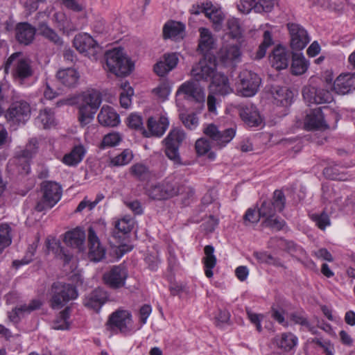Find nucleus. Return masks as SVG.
<instances>
[{
    "instance_id": "nucleus-35",
    "label": "nucleus",
    "mask_w": 355,
    "mask_h": 355,
    "mask_svg": "<svg viewBox=\"0 0 355 355\" xmlns=\"http://www.w3.org/2000/svg\"><path fill=\"white\" fill-rule=\"evenodd\" d=\"M199 32L198 50L205 55H208V52L214 46V39L211 31L206 28H200Z\"/></svg>"
},
{
    "instance_id": "nucleus-52",
    "label": "nucleus",
    "mask_w": 355,
    "mask_h": 355,
    "mask_svg": "<svg viewBox=\"0 0 355 355\" xmlns=\"http://www.w3.org/2000/svg\"><path fill=\"white\" fill-rule=\"evenodd\" d=\"M277 210L274 207L270 201L264 200L259 208V214L262 218H268L274 217Z\"/></svg>"
},
{
    "instance_id": "nucleus-37",
    "label": "nucleus",
    "mask_w": 355,
    "mask_h": 355,
    "mask_svg": "<svg viewBox=\"0 0 355 355\" xmlns=\"http://www.w3.org/2000/svg\"><path fill=\"white\" fill-rule=\"evenodd\" d=\"M205 257L203 258L205 264V272L208 278H211L213 276L212 269L216 264V258L214 254V248L212 245H206L204 248Z\"/></svg>"
},
{
    "instance_id": "nucleus-22",
    "label": "nucleus",
    "mask_w": 355,
    "mask_h": 355,
    "mask_svg": "<svg viewBox=\"0 0 355 355\" xmlns=\"http://www.w3.org/2000/svg\"><path fill=\"white\" fill-rule=\"evenodd\" d=\"M107 297L106 291L101 288H97L85 296L83 304L86 307L98 312L105 303Z\"/></svg>"
},
{
    "instance_id": "nucleus-17",
    "label": "nucleus",
    "mask_w": 355,
    "mask_h": 355,
    "mask_svg": "<svg viewBox=\"0 0 355 355\" xmlns=\"http://www.w3.org/2000/svg\"><path fill=\"white\" fill-rule=\"evenodd\" d=\"M291 35V46L293 50L300 51L310 42L306 31L297 24H288Z\"/></svg>"
},
{
    "instance_id": "nucleus-42",
    "label": "nucleus",
    "mask_w": 355,
    "mask_h": 355,
    "mask_svg": "<svg viewBox=\"0 0 355 355\" xmlns=\"http://www.w3.org/2000/svg\"><path fill=\"white\" fill-rule=\"evenodd\" d=\"M36 123L43 128L51 127L55 123L54 113L50 109H44L40 112Z\"/></svg>"
},
{
    "instance_id": "nucleus-55",
    "label": "nucleus",
    "mask_w": 355,
    "mask_h": 355,
    "mask_svg": "<svg viewBox=\"0 0 355 355\" xmlns=\"http://www.w3.org/2000/svg\"><path fill=\"white\" fill-rule=\"evenodd\" d=\"M290 317L291 320L293 321L295 324H299L302 326H304L312 334H316L317 331L315 330V327L311 326V324L307 320V319L302 315L297 313H293L291 314Z\"/></svg>"
},
{
    "instance_id": "nucleus-26",
    "label": "nucleus",
    "mask_w": 355,
    "mask_h": 355,
    "mask_svg": "<svg viewBox=\"0 0 355 355\" xmlns=\"http://www.w3.org/2000/svg\"><path fill=\"white\" fill-rule=\"evenodd\" d=\"M209 88L211 93L221 96H225L232 92L228 78L220 73H217L213 76Z\"/></svg>"
},
{
    "instance_id": "nucleus-12",
    "label": "nucleus",
    "mask_w": 355,
    "mask_h": 355,
    "mask_svg": "<svg viewBox=\"0 0 355 355\" xmlns=\"http://www.w3.org/2000/svg\"><path fill=\"white\" fill-rule=\"evenodd\" d=\"M106 324L108 329L126 334L132 330V314L127 310H116L110 315Z\"/></svg>"
},
{
    "instance_id": "nucleus-40",
    "label": "nucleus",
    "mask_w": 355,
    "mask_h": 355,
    "mask_svg": "<svg viewBox=\"0 0 355 355\" xmlns=\"http://www.w3.org/2000/svg\"><path fill=\"white\" fill-rule=\"evenodd\" d=\"M274 99L277 104L288 106L291 103L293 94L286 87L275 88L272 92Z\"/></svg>"
},
{
    "instance_id": "nucleus-54",
    "label": "nucleus",
    "mask_w": 355,
    "mask_h": 355,
    "mask_svg": "<svg viewBox=\"0 0 355 355\" xmlns=\"http://www.w3.org/2000/svg\"><path fill=\"white\" fill-rule=\"evenodd\" d=\"M311 218L320 230H324L327 226L330 225L329 217L324 211L320 214H312Z\"/></svg>"
},
{
    "instance_id": "nucleus-29",
    "label": "nucleus",
    "mask_w": 355,
    "mask_h": 355,
    "mask_svg": "<svg viewBox=\"0 0 355 355\" xmlns=\"http://www.w3.org/2000/svg\"><path fill=\"white\" fill-rule=\"evenodd\" d=\"M98 121L103 126L111 127L117 125L120 122L119 114L108 105H103L101 107L98 114Z\"/></svg>"
},
{
    "instance_id": "nucleus-9",
    "label": "nucleus",
    "mask_w": 355,
    "mask_h": 355,
    "mask_svg": "<svg viewBox=\"0 0 355 355\" xmlns=\"http://www.w3.org/2000/svg\"><path fill=\"white\" fill-rule=\"evenodd\" d=\"M236 85L237 94L244 97L254 96L259 90L261 80L259 76L248 70L242 71Z\"/></svg>"
},
{
    "instance_id": "nucleus-21",
    "label": "nucleus",
    "mask_w": 355,
    "mask_h": 355,
    "mask_svg": "<svg viewBox=\"0 0 355 355\" xmlns=\"http://www.w3.org/2000/svg\"><path fill=\"white\" fill-rule=\"evenodd\" d=\"M73 46L82 53L95 55L98 53L99 46L96 42L88 34L83 33L75 36Z\"/></svg>"
},
{
    "instance_id": "nucleus-50",
    "label": "nucleus",
    "mask_w": 355,
    "mask_h": 355,
    "mask_svg": "<svg viewBox=\"0 0 355 355\" xmlns=\"http://www.w3.org/2000/svg\"><path fill=\"white\" fill-rule=\"evenodd\" d=\"M277 211H282L286 205V197L281 190H275L273 193L272 200L270 201Z\"/></svg>"
},
{
    "instance_id": "nucleus-48",
    "label": "nucleus",
    "mask_w": 355,
    "mask_h": 355,
    "mask_svg": "<svg viewBox=\"0 0 355 355\" xmlns=\"http://www.w3.org/2000/svg\"><path fill=\"white\" fill-rule=\"evenodd\" d=\"M133 158V153L130 149L123 150L119 155L113 157L111 163L114 166H123L128 164Z\"/></svg>"
},
{
    "instance_id": "nucleus-8",
    "label": "nucleus",
    "mask_w": 355,
    "mask_h": 355,
    "mask_svg": "<svg viewBox=\"0 0 355 355\" xmlns=\"http://www.w3.org/2000/svg\"><path fill=\"white\" fill-rule=\"evenodd\" d=\"M39 149V141L36 138H31L28 140L24 149H19L15 153V161L20 164L17 166L18 175L24 176L30 172L29 160L31 159L37 153Z\"/></svg>"
},
{
    "instance_id": "nucleus-63",
    "label": "nucleus",
    "mask_w": 355,
    "mask_h": 355,
    "mask_svg": "<svg viewBox=\"0 0 355 355\" xmlns=\"http://www.w3.org/2000/svg\"><path fill=\"white\" fill-rule=\"evenodd\" d=\"M130 172L135 176H148L150 175L148 168L144 164L138 163L130 168Z\"/></svg>"
},
{
    "instance_id": "nucleus-10",
    "label": "nucleus",
    "mask_w": 355,
    "mask_h": 355,
    "mask_svg": "<svg viewBox=\"0 0 355 355\" xmlns=\"http://www.w3.org/2000/svg\"><path fill=\"white\" fill-rule=\"evenodd\" d=\"M12 65L15 67V76L21 79L28 78L33 75V70L31 60L24 57L21 53H15L8 58L4 66V71L6 73Z\"/></svg>"
},
{
    "instance_id": "nucleus-16",
    "label": "nucleus",
    "mask_w": 355,
    "mask_h": 355,
    "mask_svg": "<svg viewBox=\"0 0 355 355\" xmlns=\"http://www.w3.org/2000/svg\"><path fill=\"white\" fill-rule=\"evenodd\" d=\"M184 95V97L189 101H193L204 105L205 94L200 85L193 80H189L182 84L177 91V95Z\"/></svg>"
},
{
    "instance_id": "nucleus-60",
    "label": "nucleus",
    "mask_w": 355,
    "mask_h": 355,
    "mask_svg": "<svg viewBox=\"0 0 355 355\" xmlns=\"http://www.w3.org/2000/svg\"><path fill=\"white\" fill-rule=\"evenodd\" d=\"M263 226L268 227L277 231L281 230L285 225V221L278 218L270 217L266 218L261 223Z\"/></svg>"
},
{
    "instance_id": "nucleus-25",
    "label": "nucleus",
    "mask_w": 355,
    "mask_h": 355,
    "mask_svg": "<svg viewBox=\"0 0 355 355\" xmlns=\"http://www.w3.org/2000/svg\"><path fill=\"white\" fill-rule=\"evenodd\" d=\"M35 33V28L27 22L19 23L15 27L17 40L25 45H28L33 41Z\"/></svg>"
},
{
    "instance_id": "nucleus-62",
    "label": "nucleus",
    "mask_w": 355,
    "mask_h": 355,
    "mask_svg": "<svg viewBox=\"0 0 355 355\" xmlns=\"http://www.w3.org/2000/svg\"><path fill=\"white\" fill-rule=\"evenodd\" d=\"M227 26L233 37H237L241 34V28L237 19H229L227 22Z\"/></svg>"
},
{
    "instance_id": "nucleus-53",
    "label": "nucleus",
    "mask_w": 355,
    "mask_h": 355,
    "mask_svg": "<svg viewBox=\"0 0 355 355\" xmlns=\"http://www.w3.org/2000/svg\"><path fill=\"white\" fill-rule=\"evenodd\" d=\"M180 119L185 127L190 130L195 129L198 125V118L193 113L182 114Z\"/></svg>"
},
{
    "instance_id": "nucleus-4",
    "label": "nucleus",
    "mask_w": 355,
    "mask_h": 355,
    "mask_svg": "<svg viewBox=\"0 0 355 355\" xmlns=\"http://www.w3.org/2000/svg\"><path fill=\"white\" fill-rule=\"evenodd\" d=\"M51 292V306L57 309L63 307L69 301L76 299L78 295L75 286L61 282H54Z\"/></svg>"
},
{
    "instance_id": "nucleus-57",
    "label": "nucleus",
    "mask_w": 355,
    "mask_h": 355,
    "mask_svg": "<svg viewBox=\"0 0 355 355\" xmlns=\"http://www.w3.org/2000/svg\"><path fill=\"white\" fill-rule=\"evenodd\" d=\"M195 148L198 155H205L211 149L210 141L206 138H200L196 141Z\"/></svg>"
},
{
    "instance_id": "nucleus-56",
    "label": "nucleus",
    "mask_w": 355,
    "mask_h": 355,
    "mask_svg": "<svg viewBox=\"0 0 355 355\" xmlns=\"http://www.w3.org/2000/svg\"><path fill=\"white\" fill-rule=\"evenodd\" d=\"M276 0H256L255 12H270Z\"/></svg>"
},
{
    "instance_id": "nucleus-44",
    "label": "nucleus",
    "mask_w": 355,
    "mask_h": 355,
    "mask_svg": "<svg viewBox=\"0 0 355 355\" xmlns=\"http://www.w3.org/2000/svg\"><path fill=\"white\" fill-rule=\"evenodd\" d=\"M42 305L41 300L38 299L32 300L29 304H21L15 308V311L18 317L23 316L24 314L31 313L32 311L40 309Z\"/></svg>"
},
{
    "instance_id": "nucleus-27",
    "label": "nucleus",
    "mask_w": 355,
    "mask_h": 355,
    "mask_svg": "<svg viewBox=\"0 0 355 355\" xmlns=\"http://www.w3.org/2000/svg\"><path fill=\"white\" fill-rule=\"evenodd\" d=\"M304 125L308 130L326 129L328 128L321 108L315 109L306 115Z\"/></svg>"
},
{
    "instance_id": "nucleus-30",
    "label": "nucleus",
    "mask_w": 355,
    "mask_h": 355,
    "mask_svg": "<svg viewBox=\"0 0 355 355\" xmlns=\"http://www.w3.org/2000/svg\"><path fill=\"white\" fill-rule=\"evenodd\" d=\"M85 240V233L79 228H76L65 233L64 241L67 245L83 250Z\"/></svg>"
},
{
    "instance_id": "nucleus-45",
    "label": "nucleus",
    "mask_w": 355,
    "mask_h": 355,
    "mask_svg": "<svg viewBox=\"0 0 355 355\" xmlns=\"http://www.w3.org/2000/svg\"><path fill=\"white\" fill-rule=\"evenodd\" d=\"M70 308L67 306L60 313V315L53 322V328L57 330L68 329L69 327V322H68Z\"/></svg>"
},
{
    "instance_id": "nucleus-14",
    "label": "nucleus",
    "mask_w": 355,
    "mask_h": 355,
    "mask_svg": "<svg viewBox=\"0 0 355 355\" xmlns=\"http://www.w3.org/2000/svg\"><path fill=\"white\" fill-rule=\"evenodd\" d=\"M216 72V58L211 55H205L204 58L199 61L192 69L191 76L196 81L213 80Z\"/></svg>"
},
{
    "instance_id": "nucleus-20",
    "label": "nucleus",
    "mask_w": 355,
    "mask_h": 355,
    "mask_svg": "<svg viewBox=\"0 0 355 355\" xmlns=\"http://www.w3.org/2000/svg\"><path fill=\"white\" fill-rule=\"evenodd\" d=\"M241 51L236 44H227L218 52L220 61L225 66H234L241 60Z\"/></svg>"
},
{
    "instance_id": "nucleus-33",
    "label": "nucleus",
    "mask_w": 355,
    "mask_h": 355,
    "mask_svg": "<svg viewBox=\"0 0 355 355\" xmlns=\"http://www.w3.org/2000/svg\"><path fill=\"white\" fill-rule=\"evenodd\" d=\"M297 343V338L291 332L283 333L274 338L273 345L286 352L291 351Z\"/></svg>"
},
{
    "instance_id": "nucleus-28",
    "label": "nucleus",
    "mask_w": 355,
    "mask_h": 355,
    "mask_svg": "<svg viewBox=\"0 0 355 355\" xmlns=\"http://www.w3.org/2000/svg\"><path fill=\"white\" fill-rule=\"evenodd\" d=\"M290 53L285 47L279 45L275 48L271 57L273 67L277 70L286 69L289 63Z\"/></svg>"
},
{
    "instance_id": "nucleus-49",
    "label": "nucleus",
    "mask_w": 355,
    "mask_h": 355,
    "mask_svg": "<svg viewBox=\"0 0 355 355\" xmlns=\"http://www.w3.org/2000/svg\"><path fill=\"white\" fill-rule=\"evenodd\" d=\"M122 140L121 134L116 132H112L105 135L103 137L101 144V147H113L117 146Z\"/></svg>"
},
{
    "instance_id": "nucleus-38",
    "label": "nucleus",
    "mask_w": 355,
    "mask_h": 355,
    "mask_svg": "<svg viewBox=\"0 0 355 355\" xmlns=\"http://www.w3.org/2000/svg\"><path fill=\"white\" fill-rule=\"evenodd\" d=\"M207 17L213 23L214 28L218 31L222 28V24L225 16L220 9L212 8L211 7H205L202 9Z\"/></svg>"
},
{
    "instance_id": "nucleus-59",
    "label": "nucleus",
    "mask_w": 355,
    "mask_h": 355,
    "mask_svg": "<svg viewBox=\"0 0 355 355\" xmlns=\"http://www.w3.org/2000/svg\"><path fill=\"white\" fill-rule=\"evenodd\" d=\"M260 218H261V216H260L259 211L257 213L255 209L250 208L246 211L243 216V223L245 225L257 223L259 221Z\"/></svg>"
},
{
    "instance_id": "nucleus-61",
    "label": "nucleus",
    "mask_w": 355,
    "mask_h": 355,
    "mask_svg": "<svg viewBox=\"0 0 355 355\" xmlns=\"http://www.w3.org/2000/svg\"><path fill=\"white\" fill-rule=\"evenodd\" d=\"M256 0H240L237 4L238 10L244 14H248L251 10L255 12Z\"/></svg>"
},
{
    "instance_id": "nucleus-23",
    "label": "nucleus",
    "mask_w": 355,
    "mask_h": 355,
    "mask_svg": "<svg viewBox=\"0 0 355 355\" xmlns=\"http://www.w3.org/2000/svg\"><path fill=\"white\" fill-rule=\"evenodd\" d=\"M239 114L242 120L250 127L259 126L262 123L259 111L252 104L241 105Z\"/></svg>"
},
{
    "instance_id": "nucleus-58",
    "label": "nucleus",
    "mask_w": 355,
    "mask_h": 355,
    "mask_svg": "<svg viewBox=\"0 0 355 355\" xmlns=\"http://www.w3.org/2000/svg\"><path fill=\"white\" fill-rule=\"evenodd\" d=\"M271 317L275 320L279 324L287 327L288 325V322L285 321L284 313L285 311L279 306H272L271 307Z\"/></svg>"
},
{
    "instance_id": "nucleus-41",
    "label": "nucleus",
    "mask_w": 355,
    "mask_h": 355,
    "mask_svg": "<svg viewBox=\"0 0 355 355\" xmlns=\"http://www.w3.org/2000/svg\"><path fill=\"white\" fill-rule=\"evenodd\" d=\"M46 245L49 251H51L55 254L60 255L61 258L64 259L66 263H69L72 256L69 254H67L64 250L63 248L60 245V241L55 238L48 239L46 241Z\"/></svg>"
},
{
    "instance_id": "nucleus-36",
    "label": "nucleus",
    "mask_w": 355,
    "mask_h": 355,
    "mask_svg": "<svg viewBox=\"0 0 355 355\" xmlns=\"http://www.w3.org/2000/svg\"><path fill=\"white\" fill-rule=\"evenodd\" d=\"M309 62L305 59L301 53H294L291 63V72L293 74L299 76L304 73L309 67Z\"/></svg>"
},
{
    "instance_id": "nucleus-3",
    "label": "nucleus",
    "mask_w": 355,
    "mask_h": 355,
    "mask_svg": "<svg viewBox=\"0 0 355 355\" xmlns=\"http://www.w3.org/2000/svg\"><path fill=\"white\" fill-rule=\"evenodd\" d=\"M107 69L117 76L128 75L134 67L133 62L122 49H114L105 53Z\"/></svg>"
},
{
    "instance_id": "nucleus-7",
    "label": "nucleus",
    "mask_w": 355,
    "mask_h": 355,
    "mask_svg": "<svg viewBox=\"0 0 355 355\" xmlns=\"http://www.w3.org/2000/svg\"><path fill=\"white\" fill-rule=\"evenodd\" d=\"M187 138L185 132L180 128H173L162 141L166 155L175 162H180L179 148Z\"/></svg>"
},
{
    "instance_id": "nucleus-46",
    "label": "nucleus",
    "mask_w": 355,
    "mask_h": 355,
    "mask_svg": "<svg viewBox=\"0 0 355 355\" xmlns=\"http://www.w3.org/2000/svg\"><path fill=\"white\" fill-rule=\"evenodd\" d=\"M38 242L39 238H37L33 243L28 245L24 257L21 260H15L12 262L13 266L18 268L21 265L28 264L31 262L37 248Z\"/></svg>"
},
{
    "instance_id": "nucleus-64",
    "label": "nucleus",
    "mask_w": 355,
    "mask_h": 355,
    "mask_svg": "<svg viewBox=\"0 0 355 355\" xmlns=\"http://www.w3.org/2000/svg\"><path fill=\"white\" fill-rule=\"evenodd\" d=\"M128 125L130 128L135 130H143L141 117L136 114H132L128 116Z\"/></svg>"
},
{
    "instance_id": "nucleus-39",
    "label": "nucleus",
    "mask_w": 355,
    "mask_h": 355,
    "mask_svg": "<svg viewBox=\"0 0 355 355\" xmlns=\"http://www.w3.org/2000/svg\"><path fill=\"white\" fill-rule=\"evenodd\" d=\"M38 33L55 45L62 44L61 37L57 33L44 22L40 23L37 27Z\"/></svg>"
},
{
    "instance_id": "nucleus-1",
    "label": "nucleus",
    "mask_w": 355,
    "mask_h": 355,
    "mask_svg": "<svg viewBox=\"0 0 355 355\" xmlns=\"http://www.w3.org/2000/svg\"><path fill=\"white\" fill-rule=\"evenodd\" d=\"M102 103V95L95 89L87 90L78 97V121L82 126L90 123Z\"/></svg>"
},
{
    "instance_id": "nucleus-2",
    "label": "nucleus",
    "mask_w": 355,
    "mask_h": 355,
    "mask_svg": "<svg viewBox=\"0 0 355 355\" xmlns=\"http://www.w3.org/2000/svg\"><path fill=\"white\" fill-rule=\"evenodd\" d=\"M62 194L61 185L52 180L43 181L38 191L39 199L35 209L41 212L53 207L60 200Z\"/></svg>"
},
{
    "instance_id": "nucleus-47",
    "label": "nucleus",
    "mask_w": 355,
    "mask_h": 355,
    "mask_svg": "<svg viewBox=\"0 0 355 355\" xmlns=\"http://www.w3.org/2000/svg\"><path fill=\"white\" fill-rule=\"evenodd\" d=\"M179 194L181 196L182 204L184 206L189 205L195 200V191L189 186H180Z\"/></svg>"
},
{
    "instance_id": "nucleus-32",
    "label": "nucleus",
    "mask_w": 355,
    "mask_h": 355,
    "mask_svg": "<svg viewBox=\"0 0 355 355\" xmlns=\"http://www.w3.org/2000/svg\"><path fill=\"white\" fill-rule=\"evenodd\" d=\"M184 35V26L178 21H171L167 22L163 28V35L165 39L170 38L175 40L182 39Z\"/></svg>"
},
{
    "instance_id": "nucleus-34",
    "label": "nucleus",
    "mask_w": 355,
    "mask_h": 355,
    "mask_svg": "<svg viewBox=\"0 0 355 355\" xmlns=\"http://www.w3.org/2000/svg\"><path fill=\"white\" fill-rule=\"evenodd\" d=\"M80 78L78 72L72 68L61 69L57 73V78L66 87H72L76 85Z\"/></svg>"
},
{
    "instance_id": "nucleus-31",
    "label": "nucleus",
    "mask_w": 355,
    "mask_h": 355,
    "mask_svg": "<svg viewBox=\"0 0 355 355\" xmlns=\"http://www.w3.org/2000/svg\"><path fill=\"white\" fill-rule=\"evenodd\" d=\"M86 152V148L82 144L74 146L69 153L64 155L62 161L67 166H76L83 159Z\"/></svg>"
},
{
    "instance_id": "nucleus-19",
    "label": "nucleus",
    "mask_w": 355,
    "mask_h": 355,
    "mask_svg": "<svg viewBox=\"0 0 355 355\" xmlns=\"http://www.w3.org/2000/svg\"><path fill=\"white\" fill-rule=\"evenodd\" d=\"M331 90L338 95L347 94L355 90V73L340 74L334 81Z\"/></svg>"
},
{
    "instance_id": "nucleus-18",
    "label": "nucleus",
    "mask_w": 355,
    "mask_h": 355,
    "mask_svg": "<svg viewBox=\"0 0 355 355\" xmlns=\"http://www.w3.org/2000/svg\"><path fill=\"white\" fill-rule=\"evenodd\" d=\"M88 256L91 261H101L105 257V249L101 245L100 239L93 227L88 229Z\"/></svg>"
},
{
    "instance_id": "nucleus-5",
    "label": "nucleus",
    "mask_w": 355,
    "mask_h": 355,
    "mask_svg": "<svg viewBox=\"0 0 355 355\" xmlns=\"http://www.w3.org/2000/svg\"><path fill=\"white\" fill-rule=\"evenodd\" d=\"M180 185L174 180H164L147 185L146 192L153 200H165L179 194Z\"/></svg>"
},
{
    "instance_id": "nucleus-15",
    "label": "nucleus",
    "mask_w": 355,
    "mask_h": 355,
    "mask_svg": "<svg viewBox=\"0 0 355 355\" xmlns=\"http://www.w3.org/2000/svg\"><path fill=\"white\" fill-rule=\"evenodd\" d=\"M128 275V271L124 266H114L103 274V280L108 287L118 289L125 286Z\"/></svg>"
},
{
    "instance_id": "nucleus-13",
    "label": "nucleus",
    "mask_w": 355,
    "mask_h": 355,
    "mask_svg": "<svg viewBox=\"0 0 355 355\" xmlns=\"http://www.w3.org/2000/svg\"><path fill=\"white\" fill-rule=\"evenodd\" d=\"M30 105L24 101L12 103L7 110L5 117L12 124H24L31 117Z\"/></svg>"
},
{
    "instance_id": "nucleus-24",
    "label": "nucleus",
    "mask_w": 355,
    "mask_h": 355,
    "mask_svg": "<svg viewBox=\"0 0 355 355\" xmlns=\"http://www.w3.org/2000/svg\"><path fill=\"white\" fill-rule=\"evenodd\" d=\"M168 125V120L164 116H160L158 121L155 120L153 117H150L147 123L148 131L144 130L143 134L146 137L151 136L160 137L164 135Z\"/></svg>"
},
{
    "instance_id": "nucleus-11",
    "label": "nucleus",
    "mask_w": 355,
    "mask_h": 355,
    "mask_svg": "<svg viewBox=\"0 0 355 355\" xmlns=\"http://www.w3.org/2000/svg\"><path fill=\"white\" fill-rule=\"evenodd\" d=\"M203 133L212 141L215 146L222 148L234 137L236 129L230 128L221 131L215 124L209 123L205 125Z\"/></svg>"
},
{
    "instance_id": "nucleus-43",
    "label": "nucleus",
    "mask_w": 355,
    "mask_h": 355,
    "mask_svg": "<svg viewBox=\"0 0 355 355\" xmlns=\"http://www.w3.org/2000/svg\"><path fill=\"white\" fill-rule=\"evenodd\" d=\"M12 229L7 223L0 224V254L12 243Z\"/></svg>"
},
{
    "instance_id": "nucleus-6",
    "label": "nucleus",
    "mask_w": 355,
    "mask_h": 355,
    "mask_svg": "<svg viewBox=\"0 0 355 355\" xmlns=\"http://www.w3.org/2000/svg\"><path fill=\"white\" fill-rule=\"evenodd\" d=\"M326 85H308L303 88L302 96L304 101L309 105L329 103L334 98L328 87L331 86V78H326Z\"/></svg>"
},
{
    "instance_id": "nucleus-51",
    "label": "nucleus",
    "mask_w": 355,
    "mask_h": 355,
    "mask_svg": "<svg viewBox=\"0 0 355 355\" xmlns=\"http://www.w3.org/2000/svg\"><path fill=\"white\" fill-rule=\"evenodd\" d=\"M133 221L130 218H123L115 222L114 227L122 232V234H128L133 228Z\"/></svg>"
}]
</instances>
